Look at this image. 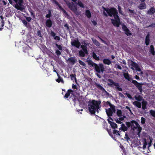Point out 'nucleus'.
<instances>
[{"mask_svg":"<svg viewBox=\"0 0 155 155\" xmlns=\"http://www.w3.org/2000/svg\"><path fill=\"white\" fill-rule=\"evenodd\" d=\"M101 103L100 101H97L93 100L91 101V100L88 102V110L90 113L92 114H94L95 113L96 111H97L98 112V109L100 108L99 105Z\"/></svg>","mask_w":155,"mask_h":155,"instance_id":"1","label":"nucleus"},{"mask_svg":"<svg viewBox=\"0 0 155 155\" xmlns=\"http://www.w3.org/2000/svg\"><path fill=\"white\" fill-rule=\"evenodd\" d=\"M9 3L13 5L14 7L18 10L22 11L25 9L23 5V0H8Z\"/></svg>","mask_w":155,"mask_h":155,"instance_id":"2","label":"nucleus"},{"mask_svg":"<svg viewBox=\"0 0 155 155\" xmlns=\"http://www.w3.org/2000/svg\"><path fill=\"white\" fill-rule=\"evenodd\" d=\"M73 92V91L71 89L68 90L64 97L65 98H68L69 97L70 100H71L75 104L76 101L78 99L77 97L75 95Z\"/></svg>","mask_w":155,"mask_h":155,"instance_id":"3","label":"nucleus"},{"mask_svg":"<svg viewBox=\"0 0 155 155\" xmlns=\"http://www.w3.org/2000/svg\"><path fill=\"white\" fill-rule=\"evenodd\" d=\"M103 9L106 11L108 15L110 17H112L113 15L114 18L116 16H118V12L117 9L115 8H106L103 7Z\"/></svg>","mask_w":155,"mask_h":155,"instance_id":"4","label":"nucleus"},{"mask_svg":"<svg viewBox=\"0 0 155 155\" xmlns=\"http://www.w3.org/2000/svg\"><path fill=\"white\" fill-rule=\"evenodd\" d=\"M108 81L109 83H108L107 84L109 87H113L115 86V88L117 90L120 91H122V88L120 87V85L118 83L114 82L111 79H108Z\"/></svg>","mask_w":155,"mask_h":155,"instance_id":"5","label":"nucleus"},{"mask_svg":"<svg viewBox=\"0 0 155 155\" xmlns=\"http://www.w3.org/2000/svg\"><path fill=\"white\" fill-rule=\"evenodd\" d=\"M94 67L95 70L97 73H100L101 72L103 73L104 71V65L102 64H99V65L96 64Z\"/></svg>","mask_w":155,"mask_h":155,"instance_id":"6","label":"nucleus"},{"mask_svg":"<svg viewBox=\"0 0 155 155\" xmlns=\"http://www.w3.org/2000/svg\"><path fill=\"white\" fill-rule=\"evenodd\" d=\"M66 4L69 8L74 13L77 12V7L75 5L73 2L71 3L68 1L66 2Z\"/></svg>","mask_w":155,"mask_h":155,"instance_id":"7","label":"nucleus"},{"mask_svg":"<svg viewBox=\"0 0 155 155\" xmlns=\"http://www.w3.org/2000/svg\"><path fill=\"white\" fill-rule=\"evenodd\" d=\"M114 18V19H111L112 23L115 27H118L120 24V20L118 16H116Z\"/></svg>","mask_w":155,"mask_h":155,"instance_id":"8","label":"nucleus"},{"mask_svg":"<svg viewBox=\"0 0 155 155\" xmlns=\"http://www.w3.org/2000/svg\"><path fill=\"white\" fill-rule=\"evenodd\" d=\"M131 82L136 86L141 93L142 92L143 90L142 86L143 85V83H138L136 81L133 80H132Z\"/></svg>","mask_w":155,"mask_h":155,"instance_id":"9","label":"nucleus"},{"mask_svg":"<svg viewBox=\"0 0 155 155\" xmlns=\"http://www.w3.org/2000/svg\"><path fill=\"white\" fill-rule=\"evenodd\" d=\"M131 65L133 67L131 68V69L134 70V69L133 68H135V69L137 71H141V69L139 67V66L138 64H137L136 63L132 61H131Z\"/></svg>","mask_w":155,"mask_h":155,"instance_id":"10","label":"nucleus"},{"mask_svg":"<svg viewBox=\"0 0 155 155\" xmlns=\"http://www.w3.org/2000/svg\"><path fill=\"white\" fill-rule=\"evenodd\" d=\"M122 27L123 30L125 31V34L127 36H130L132 35L131 33L130 32V30L125 25L123 24Z\"/></svg>","mask_w":155,"mask_h":155,"instance_id":"11","label":"nucleus"},{"mask_svg":"<svg viewBox=\"0 0 155 155\" xmlns=\"http://www.w3.org/2000/svg\"><path fill=\"white\" fill-rule=\"evenodd\" d=\"M136 124H137V122L135 120H131L130 122H127L126 123V124L127 127L129 128L130 127L133 129V127L134 126V124L135 125Z\"/></svg>","mask_w":155,"mask_h":155,"instance_id":"12","label":"nucleus"},{"mask_svg":"<svg viewBox=\"0 0 155 155\" xmlns=\"http://www.w3.org/2000/svg\"><path fill=\"white\" fill-rule=\"evenodd\" d=\"M71 45L77 48H79L81 45V43L78 40H74L71 42Z\"/></svg>","mask_w":155,"mask_h":155,"instance_id":"13","label":"nucleus"},{"mask_svg":"<svg viewBox=\"0 0 155 155\" xmlns=\"http://www.w3.org/2000/svg\"><path fill=\"white\" fill-rule=\"evenodd\" d=\"M53 1L55 4L58 6L60 9L62 11V12H63L64 14L66 15H68V14L66 12V11L62 7V6L59 4L58 2L56 1V0H53Z\"/></svg>","mask_w":155,"mask_h":155,"instance_id":"14","label":"nucleus"},{"mask_svg":"<svg viewBox=\"0 0 155 155\" xmlns=\"http://www.w3.org/2000/svg\"><path fill=\"white\" fill-rule=\"evenodd\" d=\"M106 113L107 114L108 117L112 120H113V119L110 117L112 116V112L111 108H109L108 109H106Z\"/></svg>","mask_w":155,"mask_h":155,"instance_id":"15","label":"nucleus"},{"mask_svg":"<svg viewBox=\"0 0 155 155\" xmlns=\"http://www.w3.org/2000/svg\"><path fill=\"white\" fill-rule=\"evenodd\" d=\"M46 26L48 28H51L52 25V22L50 18L47 19L45 22Z\"/></svg>","mask_w":155,"mask_h":155,"instance_id":"16","label":"nucleus"},{"mask_svg":"<svg viewBox=\"0 0 155 155\" xmlns=\"http://www.w3.org/2000/svg\"><path fill=\"white\" fill-rule=\"evenodd\" d=\"M141 105L142 109L145 110L147 108V107L148 105V102L146 101H145L144 99H143L141 102Z\"/></svg>","mask_w":155,"mask_h":155,"instance_id":"17","label":"nucleus"},{"mask_svg":"<svg viewBox=\"0 0 155 155\" xmlns=\"http://www.w3.org/2000/svg\"><path fill=\"white\" fill-rule=\"evenodd\" d=\"M107 120L112 128L115 129L117 127V124L115 123L114 122L110 121L109 119H108Z\"/></svg>","mask_w":155,"mask_h":155,"instance_id":"18","label":"nucleus"},{"mask_svg":"<svg viewBox=\"0 0 155 155\" xmlns=\"http://www.w3.org/2000/svg\"><path fill=\"white\" fill-rule=\"evenodd\" d=\"M155 12V8L153 7L150 8L149 10L147 12V14L149 15H152Z\"/></svg>","mask_w":155,"mask_h":155,"instance_id":"19","label":"nucleus"},{"mask_svg":"<svg viewBox=\"0 0 155 155\" xmlns=\"http://www.w3.org/2000/svg\"><path fill=\"white\" fill-rule=\"evenodd\" d=\"M137 129V130L138 131H139V132H141L142 128L140 126L139 124L138 123L137 124H136L133 127V130H134L135 129Z\"/></svg>","mask_w":155,"mask_h":155,"instance_id":"20","label":"nucleus"},{"mask_svg":"<svg viewBox=\"0 0 155 155\" xmlns=\"http://www.w3.org/2000/svg\"><path fill=\"white\" fill-rule=\"evenodd\" d=\"M57 75L58 77V78L56 80V81L58 83H59L60 82L64 83V81L63 79V78L60 76V75L58 74V73H57Z\"/></svg>","mask_w":155,"mask_h":155,"instance_id":"21","label":"nucleus"},{"mask_svg":"<svg viewBox=\"0 0 155 155\" xmlns=\"http://www.w3.org/2000/svg\"><path fill=\"white\" fill-rule=\"evenodd\" d=\"M133 104L139 108H140L141 107V103L138 101H134L133 102Z\"/></svg>","mask_w":155,"mask_h":155,"instance_id":"22","label":"nucleus"},{"mask_svg":"<svg viewBox=\"0 0 155 155\" xmlns=\"http://www.w3.org/2000/svg\"><path fill=\"white\" fill-rule=\"evenodd\" d=\"M95 87L97 88L100 89L102 91H105V89L104 88V87L99 84H98L97 83H95Z\"/></svg>","mask_w":155,"mask_h":155,"instance_id":"23","label":"nucleus"},{"mask_svg":"<svg viewBox=\"0 0 155 155\" xmlns=\"http://www.w3.org/2000/svg\"><path fill=\"white\" fill-rule=\"evenodd\" d=\"M123 75L125 79L131 82V80L132 79L130 78L129 74L128 73H124Z\"/></svg>","mask_w":155,"mask_h":155,"instance_id":"24","label":"nucleus"},{"mask_svg":"<svg viewBox=\"0 0 155 155\" xmlns=\"http://www.w3.org/2000/svg\"><path fill=\"white\" fill-rule=\"evenodd\" d=\"M68 61L72 63V64H74L77 61V60L73 57H70L68 58Z\"/></svg>","mask_w":155,"mask_h":155,"instance_id":"25","label":"nucleus"},{"mask_svg":"<svg viewBox=\"0 0 155 155\" xmlns=\"http://www.w3.org/2000/svg\"><path fill=\"white\" fill-rule=\"evenodd\" d=\"M138 8L140 9H143L146 8V5L145 3H141L138 6Z\"/></svg>","mask_w":155,"mask_h":155,"instance_id":"26","label":"nucleus"},{"mask_svg":"<svg viewBox=\"0 0 155 155\" xmlns=\"http://www.w3.org/2000/svg\"><path fill=\"white\" fill-rule=\"evenodd\" d=\"M142 140L143 142V148L145 149L146 147V145L147 144V141L145 138H143Z\"/></svg>","mask_w":155,"mask_h":155,"instance_id":"27","label":"nucleus"},{"mask_svg":"<svg viewBox=\"0 0 155 155\" xmlns=\"http://www.w3.org/2000/svg\"><path fill=\"white\" fill-rule=\"evenodd\" d=\"M150 39L149 35L148 34L147 35L145 38V44L146 45H149L150 42Z\"/></svg>","mask_w":155,"mask_h":155,"instance_id":"28","label":"nucleus"},{"mask_svg":"<svg viewBox=\"0 0 155 155\" xmlns=\"http://www.w3.org/2000/svg\"><path fill=\"white\" fill-rule=\"evenodd\" d=\"M75 3L76 4L78 5L81 8H84L85 7L84 5L80 0H78V2H76Z\"/></svg>","mask_w":155,"mask_h":155,"instance_id":"29","label":"nucleus"},{"mask_svg":"<svg viewBox=\"0 0 155 155\" xmlns=\"http://www.w3.org/2000/svg\"><path fill=\"white\" fill-rule=\"evenodd\" d=\"M81 47L83 51L86 54H87L88 53L86 46V45H82L81 46Z\"/></svg>","mask_w":155,"mask_h":155,"instance_id":"30","label":"nucleus"},{"mask_svg":"<svg viewBox=\"0 0 155 155\" xmlns=\"http://www.w3.org/2000/svg\"><path fill=\"white\" fill-rule=\"evenodd\" d=\"M103 63L106 64L108 65H110L111 63V62L110 60L108 59H104L103 60Z\"/></svg>","mask_w":155,"mask_h":155,"instance_id":"31","label":"nucleus"},{"mask_svg":"<svg viewBox=\"0 0 155 155\" xmlns=\"http://www.w3.org/2000/svg\"><path fill=\"white\" fill-rule=\"evenodd\" d=\"M87 61L88 63V64L89 65H91L92 67H94V65L96 64V63H94V62H93L91 60L89 59V60H87Z\"/></svg>","mask_w":155,"mask_h":155,"instance_id":"32","label":"nucleus"},{"mask_svg":"<svg viewBox=\"0 0 155 155\" xmlns=\"http://www.w3.org/2000/svg\"><path fill=\"white\" fill-rule=\"evenodd\" d=\"M121 127L119 128V130H121L124 131H126L127 130V127H126L124 124H122L121 125Z\"/></svg>","mask_w":155,"mask_h":155,"instance_id":"33","label":"nucleus"},{"mask_svg":"<svg viewBox=\"0 0 155 155\" xmlns=\"http://www.w3.org/2000/svg\"><path fill=\"white\" fill-rule=\"evenodd\" d=\"M149 52L152 55H155V51L154 50V48L153 46L151 45L150 46V50Z\"/></svg>","mask_w":155,"mask_h":155,"instance_id":"34","label":"nucleus"},{"mask_svg":"<svg viewBox=\"0 0 155 155\" xmlns=\"http://www.w3.org/2000/svg\"><path fill=\"white\" fill-rule=\"evenodd\" d=\"M135 99L138 101H140L143 99L142 97L140 95H138V96L135 95L134 96Z\"/></svg>","mask_w":155,"mask_h":155,"instance_id":"35","label":"nucleus"},{"mask_svg":"<svg viewBox=\"0 0 155 155\" xmlns=\"http://www.w3.org/2000/svg\"><path fill=\"white\" fill-rule=\"evenodd\" d=\"M86 16L88 18H90L91 17V15L90 11L89 10H87L85 12Z\"/></svg>","mask_w":155,"mask_h":155,"instance_id":"36","label":"nucleus"},{"mask_svg":"<svg viewBox=\"0 0 155 155\" xmlns=\"http://www.w3.org/2000/svg\"><path fill=\"white\" fill-rule=\"evenodd\" d=\"M79 54L80 57H84L86 54L83 51L81 50L79 51Z\"/></svg>","mask_w":155,"mask_h":155,"instance_id":"37","label":"nucleus"},{"mask_svg":"<svg viewBox=\"0 0 155 155\" xmlns=\"http://www.w3.org/2000/svg\"><path fill=\"white\" fill-rule=\"evenodd\" d=\"M22 21L23 24L27 28H28L30 27V24L29 23H28L27 21L25 19L22 20Z\"/></svg>","mask_w":155,"mask_h":155,"instance_id":"38","label":"nucleus"},{"mask_svg":"<svg viewBox=\"0 0 155 155\" xmlns=\"http://www.w3.org/2000/svg\"><path fill=\"white\" fill-rule=\"evenodd\" d=\"M92 41L94 45L97 46H99L100 45V43L96 39H92Z\"/></svg>","mask_w":155,"mask_h":155,"instance_id":"39","label":"nucleus"},{"mask_svg":"<svg viewBox=\"0 0 155 155\" xmlns=\"http://www.w3.org/2000/svg\"><path fill=\"white\" fill-rule=\"evenodd\" d=\"M92 57L94 59L97 61H99L100 60L99 57L97 56L96 54L94 52L92 53Z\"/></svg>","mask_w":155,"mask_h":155,"instance_id":"40","label":"nucleus"},{"mask_svg":"<svg viewBox=\"0 0 155 155\" xmlns=\"http://www.w3.org/2000/svg\"><path fill=\"white\" fill-rule=\"evenodd\" d=\"M117 114L119 117H121L122 116V112L121 110L117 109Z\"/></svg>","mask_w":155,"mask_h":155,"instance_id":"41","label":"nucleus"},{"mask_svg":"<svg viewBox=\"0 0 155 155\" xmlns=\"http://www.w3.org/2000/svg\"><path fill=\"white\" fill-rule=\"evenodd\" d=\"M70 77L71 78V79L73 80L74 78V80L75 81V82L77 83V79L76 78V75L75 74H71L70 75Z\"/></svg>","mask_w":155,"mask_h":155,"instance_id":"42","label":"nucleus"},{"mask_svg":"<svg viewBox=\"0 0 155 155\" xmlns=\"http://www.w3.org/2000/svg\"><path fill=\"white\" fill-rule=\"evenodd\" d=\"M124 138L125 140H127V141L129 140L130 139L127 133H125Z\"/></svg>","mask_w":155,"mask_h":155,"instance_id":"43","label":"nucleus"},{"mask_svg":"<svg viewBox=\"0 0 155 155\" xmlns=\"http://www.w3.org/2000/svg\"><path fill=\"white\" fill-rule=\"evenodd\" d=\"M151 115L153 117H155V111L151 110L150 111Z\"/></svg>","mask_w":155,"mask_h":155,"instance_id":"44","label":"nucleus"},{"mask_svg":"<svg viewBox=\"0 0 155 155\" xmlns=\"http://www.w3.org/2000/svg\"><path fill=\"white\" fill-rule=\"evenodd\" d=\"M37 35L40 37H42L43 35L41 34V32L40 30H38L37 31Z\"/></svg>","mask_w":155,"mask_h":155,"instance_id":"45","label":"nucleus"},{"mask_svg":"<svg viewBox=\"0 0 155 155\" xmlns=\"http://www.w3.org/2000/svg\"><path fill=\"white\" fill-rule=\"evenodd\" d=\"M146 119L143 117H141V123L142 124H144L145 123Z\"/></svg>","mask_w":155,"mask_h":155,"instance_id":"46","label":"nucleus"},{"mask_svg":"<svg viewBox=\"0 0 155 155\" xmlns=\"http://www.w3.org/2000/svg\"><path fill=\"white\" fill-rule=\"evenodd\" d=\"M51 16V12L50 10H49L48 13L46 15V17L48 18H50Z\"/></svg>","mask_w":155,"mask_h":155,"instance_id":"47","label":"nucleus"},{"mask_svg":"<svg viewBox=\"0 0 155 155\" xmlns=\"http://www.w3.org/2000/svg\"><path fill=\"white\" fill-rule=\"evenodd\" d=\"M78 62H79V63L81 65L83 66H86V64L84 62H83V61H81L80 60H79Z\"/></svg>","mask_w":155,"mask_h":155,"instance_id":"48","label":"nucleus"},{"mask_svg":"<svg viewBox=\"0 0 155 155\" xmlns=\"http://www.w3.org/2000/svg\"><path fill=\"white\" fill-rule=\"evenodd\" d=\"M110 107L111 108V109L112 111V114L113 113H115L116 110L115 107L114 106V105H113L112 107Z\"/></svg>","mask_w":155,"mask_h":155,"instance_id":"49","label":"nucleus"},{"mask_svg":"<svg viewBox=\"0 0 155 155\" xmlns=\"http://www.w3.org/2000/svg\"><path fill=\"white\" fill-rule=\"evenodd\" d=\"M56 45L59 50H62V46L61 45H58L57 44H56Z\"/></svg>","mask_w":155,"mask_h":155,"instance_id":"50","label":"nucleus"},{"mask_svg":"<svg viewBox=\"0 0 155 155\" xmlns=\"http://www.w3.org/2000/svg\"><path fill=\"white\" fill-rule=\"evenodd\" d=\"M55 53L58 56H59L61 54V51L58 50H56Z\"/></svg>","mask_w":155,"mask_h":155,"instance_id":"51","label":"nucleus"},{"mask_svg":"<svg viewBox=\"0 0 155 155\" xmlns=\"http://www.w3.org/2000/svg\"><path fill=\"white\" fill-rule=\"evenodd\" d=\"M126 118V116H124L122 117H120L118 119L121 121H123L124 120V119Z\"/></svg>","mask_w":155,"mask_h":155,"instance_id":"52","label":"nucleus"},{"mask_svg":"<svg viewBox=\"0 0 155 155\" xmlns=\"http://www.w3.org/2000/svg\"><path fill=\"white\" fill-rule=\"evenodd\" d=\"M105 104L106 105H109L110 107H111L113 105H112L111 103L108 101H107L106 102Z\"/></svg>","mask_w":155,"mask_h":155,"instance_id":"53","label":"nucleus"},{"mask_svg":"<svg viewBox=\"0 0 155 155\" xmlns=\"http://www.w3.org/2000/svg\"><path fill=\"white\" fill-rule=\"evenodd\" d=\"M150 139V141L148 143V147H150L151 145V143H152V139H151L150 137H149Z\"/></svg>","mask_w":155,"mask_h":155,"instance_id":"54","label":"nucleus"},{"mask_svg":"<svg viewBox=\"0 0 155 155\" xmlns=\"http://www.w3.org/2000/svg\"><path fill=\"white\" fill-rule=\"evenodd\" d=\"M126 94L127 95V97L128 98H129V99H132V97L131 96L130 94H129V93H126Z\"/></svg>","mask_w":155,"mask_h":155,"instance_id":"55","label":"nucleus"},{"mask_svg":"<svg viewBox=\"0 0 155 155\" xmlns=\"http://www.w3.org/2000/svg\"><path fill=\"white\" fill-rule=\"evenodd\" d=\"M26 20L29 22H30L31 20V18L30 17H26Z\"/></svg>","mask_w":155,"mask_h":155,"instance_id":"56","label":"nucleus"},{"mask_svg":"<svg viewBox=\"0 0 155 155\" xmlns=\"http://www.w3.org/2000/svg\"><path fill=\"white\" fill-rule=\"evenodd\" d=\"M54 39L55 40H57L58 41L60 40V37L58 36H55L54 37Z\"/></svg>","mask_w":155,"mask_h":155,"instance_id":"57","label":"nucleus"},{"mask_svg":"<svg viewBox=\"0 0 155 155\" xmlns=\"http://www.w3.org/2000/svg\"><path fill=\"white\" fill-rule=\"evenodd\" d=\"M31 14V15L32 16V17L33 18H35V15L34 12L33 11L30 12V13Z\"/></svg>","mask_w":155,"mask_h":155,"instance_id":"58","label":"nucleus"},{"mask_svg":"<svg viewBox=\"0 0 155 155\" xmlns=\"http://www.w3.org/2000/svg\"><path fill=\"white\" fill-rule=\"evenodd\" d=\"M72 87L73 89H76L77 90V88L76 84H72Z\"/></svg>","mask_w":155,"mask_h":155,"instance_id":"59","label":"nucleus"},{"mask_svg":"<svg viewBox=\"0 0 155 155\" xmlns=\"http://www.w3.org/2000/svg\"><path fill=\"white\" fill-rule=\"evenodd\" d=\"M118 9L119 13L121 14H122V12L121 11V7L120 6H118Z\"/></svg>","mask_w":155,"mask_h":155,"instance_id":"60","label":"nucleus"},{"mask_svg":"<svg viewBox=\"0 0 155 155\" xmlns=\"http://www.w3.org/2000/svg\"><path fill=\"white\" fill-rule=\"evenodd\" d=\"M51 34L52 36L54 37L55 36V33L53 31H51Z\"/></svg>","mask_w":155,"mask_h":155,"instance_id":"61","label":"nucleus"},{"mask_svg":"<svg viewBox=\"0 0 155 155\" xmlns=\"http://www.w3.org/2000/svg\"><path fill=\"white\" fill-rule=\"evenodd\" d=\"M148 27H151L152 28L155 27V23H152Z\"/></svg>","mask_w":155,"mask_h":155,"instance_id":"62","label":"nucleus"},{"mask_svg":"<svg viewBox=\"0 0 155 155\" xmlns=\"http://www.w3.org/2000/svg\"><path fill=\"white\" fill-rule=\"evenodd\" d=\"M115 121L116 123L118 124H121L122 123V122L119 119L116 120Z\"/></svg>","mask_w":155,"mask_h":155,"instance_id":"63","label":"nucleus"},{"mask_svg":"<svg viewBox=\"0 0 155 155\" xmlns=\"http://www.w3.org/2000/svg\"><path fill=\"white\" fill-rule=\"evenodd\" d=\"M91 22L92 23V24H93V25L94 26H95L97 25V22L96 21H94V20L92 21Z\"/></svg>","mask_w":155,"mask_h":155,"instance_id":"64","label":"nucleus"}]
</instances>
